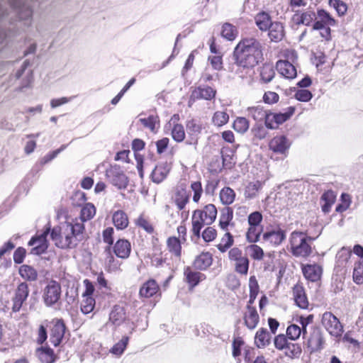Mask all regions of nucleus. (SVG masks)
<instances>
[{"mask_svg":"<svg viewBox=\"0 0 363 363\" xmlns=\"http://www.w3.org/2000/svg\"><path fill=\"white\" fill-rule=\"evenodd\" d=\"M170 169L171 165L167 162L159 163L152 172V182L157 184L162 182L167 177Z\"/></svg>","mask_w":363,"mask_h":363,"instance_id":"obj_15","label":"nucleus"},{"mask_svg":"<svg viewBox=\"0 0 363 363\" xmlns=\"http://www.w3.org/2000/svg\"><path fill=\"white\" fill-rule=\"evenodd\" d=\"M96 214V208L92 203H87L85 206L82 208L80 213V218H77L79 220H81L84 224L85 221H87L91 219L94 215Z\"/></svg>","mask_w":363,"mask_h":363,"instance_id":"obj_35","label":"nucleus"},{"mask_svg":"<svg viewBox=\"0 0 363 363\" xmlns=\"http://www.w3.org/2000/svg\"><path fill=\"white\" fill-rule=\"evenodd\" d=\"M159 291V285L154 279H150L145 282L140 289L139 294L141 297L150 298L153 296Z\"/></svg>","mask_w":363,"mask_h":363,"instance_id":"obj_22","label":"nucleus"},{"mask_svg":"<svg viewBox=\"0 0 363 363\" xmlns=\"http://www.w3.org/2000/svg\"><path fill=\"white\" fill-rule=\"evenodd\" d=\"M315 16V13L311 11L303 13L298 18V23L308 26L313 21Z\"/></svg>","mask_w":363,"mask_h":363,"instance_id":"obj_62","label":"nucleus"},{"mask_svg":"<svg viewBox=\"0 0 363 363\" xmlns=\"http://www.w3.org/2000/svg\"><path fill=\"white\" fill-rule=\"evenodd\" d=\"M19 274L21 277L28 281H35L38 277L36 270L29 265H22L19 268Z\"/></svg>","mask_w":363,"mask_h":363,"instance_id":"obj_34","label":"nucleus"},{"mask_svg":"<svg viewBox=\"0 0 363 363\" xmlns=\"http://www.w3.org/2000/svg\"><path fill=\"white\" fill-rule=\"evenodd\" d=\"M130 243L127 240H119L115 243V255L125 259L130 253Z\"/></svg>","mask_w":363,"mask_h":363,"instance_id":"obj_24","label":"nucleus"},{"mask_svg":"<svg viewBox=\"0 0 363 363\" xmlns=\"http://www.w3.org/2000/svg\"><path fill=\"white\" fill-rule=\"evenodd\" d=\"M233 218V212L231 208L227 207L224 208L220 216L219 225L220 228L225 231L228 230V226L233 225L231 223Z\"/></svg>","mask_w":363,"mask_h":363,"instance_id":"obj_27","label":"nucleus"},{"mask_svg":"<svg viewBox=\"0 0 363 363\" xmlns=\"http://www.w3.org/2000/svg\"><path fill=\"white\" fill-rule=\"evenodd\" d=\"M262 231V226L249 225L246 233V238L247 241L252 243L257 242L259 240Z\"/></svg>","mask_w":363,"mask_h":363,"instance_id":"obj_40","label":"nucleus"},{"mask_svg":"<svg viewBox=\"0 0 363 363\" xmlns=\"http://www.w3.org/2000/svg\"><path fill=\"white\" fill-rule=\"evenodd\" d=\"M221 35L228 40H233L236 36V29L230 23H225L223 26Z\"/></svg>","mask_w":363,"mask_h":363,"instance_id":"obj_50","label":"nucleus"},{"mask_svg":"<svg viewBox=\"0 0 363 363\" xmlns=\"http://www.w3.org/2000/svg\"><path fill=\"white\" fill-rule=\"evenodd\" d=\"M216 91L208 86H200L191 93V99L193 100L204 99L211 100L215 98Z\"/></svg>","mask_w":363,"mask_h":363,"instance_id":"obj_13","label":"nucleus"},{"mask_svg":"<svg viewBox=\"0 0 363 363\" xmlns=\"http://www.w3.org/2000/svg\"><path fill=\"white\" fill-rule=\"evenodd\" d=\"M233 127L238 133H244L249 128V122L245 118L239 117L234 121Z\"/></svg>","mask_w":363,"mask_h":363,"instance_id":"obj_48","label":"nucleus"},{"mask_svg":"<svg viewBox=\"0 0 363 363\" xmlns=\"http://www.w3.org/2000/svg\"><path fill=\"white\" fill-rule=\"evenodd\" d=\"M244 345V341L240 337L234 339L233 346V356L235 358L238 357L241 354V347Z\"/></svg>","mask_w":363,"mask_h":363,"instance_id":"obj_61","label":"nucleus"},{"mask_svg":"<svg viewBox=\"0 0 363 363\" xmlns=\"http://www.w3.org/2000/svg\"><path fill=\"white\" fill-rule=\"evenodd\" d=\"M291 143L288 138L284 135H277L269 142V149L274 152L285 155L288 151Z\"/></svg>","mask_w":363,"mask_h":363,"instance_id":"obj_10","label":"nucleus"},{"mask_svg":"<svg viewBox=\"0 0 363 363\" xmlns=\"http://www.w3.org/2000/svg\"><path fill=\"white\" fill-rule=\"evenodd\" d=\"M286 335L290 340L294 341L298 340L301 335L303 337V330L300 326L291 324L286 329Z\"/></svg>","mask_w":363,"mask_h":363,"instance_id":"obj_45","label":"nucleus"},{"mask_svg":"<svg viewBox=\"0 0 363 363\" xmlns=\"http://www.w3.org/2000/svg\"><path fill=\"white\" fill-rule=\"evenodd\" d=\"M61 286L54 280L48 282L43 289V299L46 306L51 307L57 304L61 297Z\"/></svg>","mask_w":363,"mask_h":363,"instance_id":"obj_4","label":"nucleus"},{"mask_svg":"<svg viewBox=\"0 0 363 363\" xmlns=\"http://www.w3.org/2000/svg\"><path fill=\"white\" fill-rule=\"evenodd\" d=\"M172 138L177 143L182 142L185 138V131L182 124H174L171 133Z\"/></svg>","mask_w":363,"mask_h":363,"instance_id":"obj_46","label":"nucleus"},{"mask_svg":"<svg viewBox=\"0 0 363 363\" xmlns=\"http://www.w3.org/2000/svg\"><path fill=\"white\" fill-rule=\"evenodd\" d=\"M29 295L28 286L26 282H22L17 286L14 296L12 298V311L18 312L21 308L23 302L27 299Z\"/></svg>","mask_w":363,"mask_h":363,"instance_id":"obj_8","label":"nucleus"},{"mask_svg":"<svg viewBox=\"0 0 363 363\" xmlns=\"http://www.w3.org/2000/svg\"><path fill=\"white\" fill-rule=\"evenodd\" d=\"M294 97L299 101L308 102L312 97V93L307 89H298L296 91Z\"/></svg>","mask_w":363,"mask_h":363,"instance_id":"obj_54","label":"nucleus"},{"mask_svg":"<svg viewBox=\"0 0 363 363\" xmlns=\"http://www.w3.org/2000/svg\"><path fill=\"white\" fill-rule=\"evenodd\" d=\"M217 235L216 230L212 228V227H208L206 228L203 233H202V238L204 240L205 242H211L213 240Z\"/></svg>","mask_w":363,"mask_h":363,"instance_id":"obj_64","label":"nucleus"},{"mask_svg":"<svg viewBox=\"0 0 363 363\" xmlns=\"http://www.w3.org/2000/svg\"><path fill=\"white\" fill-rule=\"evenodd\" d=\"M168 250L177 257L181 256L182 246L180 240L176 237H170L167 240Z\"/></svg>","mask_w":363,"mask_h":363,"instance_id":"obj_36","label":"nucleus"},{"mask_svg":"<svg viewBox=\"0 0 363 363\" xmlns=\"http://www.w3.org/2000/svg\"><path fill=\"white\" fill-rule=\"evenodd\" d=\"M84 225L78 219L62 223V233L65 238L58 241V247L62 249L76 247L84 238Z\"/></svg>","mask_w":363,"mask_h":363,"instance_id":"obj_2","label":"nucleus"},{"mask_svg":"<svg viewBox=\"0 0 363 363\" xmlns=\"http://www.w3.org/2000/svg\"><path fill=\"white\" fill-rule=\"evenodd\" d=\"M235 272L241 275H247L249 269V259L247 257L235 263Z\"/></svg>","mask_w":363,"mask_h":363,"instance_id":"obj_52","label":"nucleus"},{"mask_svg":"<svg viewBox=\"0 0 363 363\" xmlns=\"http://www.w3.org/2000/svg\"><path fill=\"white\" fill-rule=\"evenodd\" d=\"M248 251L250 255L254 259L261 260L264 256L263 250L259 246L255 244L248 247Z\"/></svg>","mask_w":363,"mask_h":363,"instance_id":"obj_55","label":"nucleus"},{"mask_svg":"<svg viewBox=\"0 0 363 363\" xmlns=\"http://www.w3.org/2000/svg\"><path fill=\"white\" fill-rule=\"evenodd\" d=\"M235 199V193L230 187H224L220 192V199L222 203L230 205L233 203Z\"/></svg>","mask_w":363,"mask_h":363,"instance_id":"obj_38","label":"nucleus"},{"mask_svg":"<svg viewBox=\"0 0 363 363\" xmlns=\"http://www.w3.org/2000/svg\"><path fill=\"white\" fill-rule=\"evenodd\" d=\"M81 311L84 314H89L93 311L95 307V299L92 296H82Z\"/></svg>","mask_w":363,"mask_h":363,"instance_id":"obj_44","label":"nucleus"},{"mask_svg":"<svg viewBox=\"0 0 363 363\" xmlns=\"http://www.w3.org/2000/svg\"><path fill=\"white\" fill-rule=\"evenodd\" d=\"M318 16L319 19L321 20L326 26H334L335 23V20L324 10L318 11Z\"/></svg>","mask_w":363,"mask_h":363,"instance_id":"obj_63","label":"nucleus"},{"mask_svg":"<svg viewBox=\"0 0 363 363\" xmlns=\"http://www.w3.org/2000/svg\"><path fill=\"white\" fill-rule=\"evenodd\" d=\"M244 321L247 328L255 329L259 323V316L256 308L252 306H247L244 313Z\"/></svg>","mask_w":363,"mask_h":363,"instance_id":"obj_16","label":"nucleus"},{"mask_svg":"<svg viewBox=\"0 0 363 363\" xmlns=\"http://www.w3.org/2000/svg\"><path fill=\"white\" fill-rule=\"evenodd\" d=\"M315 238L308 235L307 233L293 231L289 236V245L291 254L296 257H307L312 253V242Z\"/></svg>","mask_w":363,"mask_h":363,"instance_id":"obj_3","label":"nucleus"},{"mask_svg":"<svg viewBox=\"0 0 363 363\" xmlns=\"http://www.w3.org/2000/svg\"><path fill=\"white\" fill-rule=\"evenodd\" d=\"M262 184L259 181H255L248 183L245 189L246 199H252L257 197L259 191L262 189Z\"/></svg>","mask_w":363,"mask_h":363,"instance_id":"obj_32","label":"nucleus"},{"mask_svg":"<svg viewBox=\"0 0 363 363\" xmlns=\"http://www.w3.org/2000/svg\"><path fill=\"white\" fill-rule=\"evenodd\" d=\"M129 341L128 336H123L122 339L115 345V356H121L125 350Z\"/></svg>","mask_w":363,"mask_h":363,"instance_id":"obj_60","label":"nucleus"},{"mask_svg":"<svg viewBox=\"0 0 363 363\" xmlns=\"http://www.w3.org/2000/svg\"><path fill=\"white\" fill-rule=\"evenodd\" d=\"M248 116L252 117L256 121H262L265 120V125L269 129H274L275 126L272 123H270L271 116L263 107L261 106L249 107L247 109Z\"/></svg>","mask_w":363,"mask_h":363,"instance_id":"obj_9","label":"nucleus"},{"mask_svg":"<svg viewBox=\"0 0 363 363\" xmlns=\"http://www.w3.org/2000/svg\"><path fill=\"white\" fill-rule=\"evenodd\" d=\"M212 256L209 252H203L196 257L194 265L196 269L205 270L212 264Z\"/></svg>","mask_w":363,"mask_h":363,"instance_id":"obj_26","label":"nucleus"},{"mask_svg":"<svg viewBox=\"0 0 363 363\" xmlns=\"http://www.w3.org/2000/svg\"><path fill=\"white\" fill-rule=\"evenodd\" d=\"M353 280L357 284H363V262L359 261L354 264Z\"/></svg>","mask_w":363,"mask_h":363,"instance_id":"obj_49","label":"nucleus"},{"mask_svg":"<svg viewBox=\"0 0 363 363\" xmlns=\"http://www.w3.org/2000/svg\"><path fill=\"white\" fill-rule=\"evenodd\" d=\"M234 55L235 65L255 67L262 60V45L254 38L243 39L235 47Z\"/></svg>","mask_w":363,"mask_h":363,"instance_id":"obj_1","label":"nucleus"},{"mask_svg":"<svg viewBox=\"0 0 363 363\" xmlns=\"http://www.w3.org/2000/svg\"><path fill=\"white\" fill-rule=\"evenodd\" d=\"M50 231V227L48 226L45 230L39 235L33 237L28 242V245L33 246L30 253L35 255H40L46 252L48 248V241L47 236Z\"/></svg>","mask_w":363,"mask_h":363,"instance_id":"obj_5","label":"nucleus"},{"mask_svg":"<svg viewBox=\"0 0 363 363\" xmlns=\"http://www.w3.org/2000/svg\"><path fill=\"white\" fill-rule=\"evenodd\" d=\"M191 220L193 233L199 238L200 236L201 228L206 225V222L202 218V213H200V210H196L194 211Z\"/></svg>","mask_w":363,"mask_h":363,"instance_id":"obj_28","label":"nucleus"},{"mask_svg":"<svg viewBox=\"0 0 363 363\" xmlns=\"http://www.w3.org/2000/svg\"><path fill=\"white\" fill-rule=\"evenodd\" d=\"M255 21L259 29L262 31L267 30L271 24L274 23L272 21L269 14L264 11L258 13L255 17Z\"/></svg>","mask_w":363,"mask_h":363,"instance_id":"obj_25","label":"nucleus"},{"mask_svg":"<svg viewBox=\"0 0 363 363\" xmlns=\"http://www.w3.org/2000/svg\"><path fill=\"white\" fill-rule=\"evenodd\" d=\"M269 38L272 42H279L284 36V28L281 23L275 21L268 28Z\"/></svg>","mask_w":363,"mask_h":363,"instance_id":"obj_21","label":"nucleus"},{"mask_svg":"<svg viewBox=\"0 0 363 363\" xmlns=\"http://www.w3.org/2000/svg\"><path fill=\"white\" fill-rule=\"evenodd\" d=\"M275 74L274 67L270 64H264L260 70L261 79L264 83H268L272 80Z\"/></svg>","mask_w":363,"mask_h":363,"instance_id":"obj_42","label":"nucleus"},{"mask_svg":"<svg viewBox=\"0 0 363 363\" xmlns=\"http://www.w3.org/2000/svg\"><path fill=\"white\" fill-rule=\"evenodd\" d=\"M335 201V196L332 191H327L321 196L322 211L327 213L330 211L331 206Z\"/></svg>","mask_w":363,"mask_h":363,"instance_id":"obj_39","label":"nucleus"},{"mask_svg":"<svg viewBox=\"0 0 363 363\" xmlns=\"http://www.w3.org/2000/svg\"><path fill=\"white\" fill-rule=\"evenodd\" d=\"M276 68L280 74L289 79L295 78L297 74L294 65L288 60H279L277 62Z\"/></svg>","mask_w":363,"mask_h":363,"instance_id":"obj_12","label":"nucleus"},{"mask_svg":"<svg viewBox=\"0 0 363 363\" xmlns=\"http://www.w3.org/2000/svg\"><path fill=\"white\" fill-rule=\"evenodd\" d=\"M330 4L335 8L340 16H342L347 12V6L341 0H330Z\"/></svg>","mask_w":363,"mask_h":363,"instance_id":"obj_59","label":"nucleus"},{"mask_svg":"<svg viewBox=\"0 0 363 363\" xmlns=\"http://www.w3.org/2000/svg\"><path fill=\"white\" fill-rule=\"evenodd\" d=\"M36 355L43 363H53L55 362L53 350L49 347L38 348Z\"/></svg>","mask_w":363,"mask_h":363,"instance_id":"obj_30","label":"nucleus"},{"mask_svg":"<svg viewBox=\"0 0 363 363\" xmlns=\"http://www.w3.org/2000/svg\"><path fill=\"white\" fill-rule=\"evenodd\" d=\"M262 218V215L259 211H254L248 216V225L261 226Z\"/></svg>","mask_w":363,"mask_h":363,"instance_id":"obj_58","label":"nucleus"},{"mask_svg":"<svg viewBox=\"0 0 363 363\" xmlns=\"http://www.w3.org/2000/svg\"><path fill=\"white\" fill-rule=\"evenodd\" d=\"M229 121V115L224 111H216L211 119L212 123L217 127H222Z\"/></svg>","mask_w":363,"mask_h":363,"instance_id":"obj_37","label":"nucleus"},{"mask_svg":"<svg viewBox=\"0 0 363 363\" xmlns=\"http://www.w3.org/2000/svg\"><path fill=\"white\" fill-rule=\"evenodd\" d=\"M129 223L126 213L122 211L115 212V227L118 230H123L128 227Z\"/></svg>","mask_w":363,"mask_h":363,"instance_id":"obj_41","label":"nucleus"},{"mask_svg":"<svg viewBox=\"0 0 363 363\" xmlns=\"http://www.w3.org/2000/svg\"><path fill=\"white\" fill-rule=\"evenodd\" d=\"M289 109L290 110V111L287 112V113L269 114V116H271L270 123H272L274 124V125L275 126V128L277 127L278 125L281 124L284 122L286 121L291 117V116L294 113V108L289 107Z\"/></svg>","mask_w":363,"mask_h":363,"instance_id":"obj_33","label":"nucleus"},{"mask_svg":"<svg viewBox=\"0 0 363 363\" xmlns=\"http://www.w3.org/2000/svg\"><path fill=\"white\" fill-rule=\"evenodd\" d=\"M128 183V179L127 176L121 173H115V186H118V189H125Z\"/></svg>","mask_w":363,"mask_h":363,"instance_id":"obj_57","label":"nucleus"},{"mask_svg":"<svg viewBox=\"0 0 363 363\" xmlns=\"http://www.w3.org/2000/svg\"><path fill=\"white\" fill-rule=\"evenodd\" d=\"M113 233L112 228H108L103 232V241L106 244V246L104 247V255L110 264L113 262V258L112 255L113 248L111 247L113 242Z\"/></svg>","mask_w":363,"mask_h":363,"instance_id":"obj_17","label":"nucleus"},{"mask_svg":"<svg viewBox=\"0 0 363 363\" xmlns=\"http://www.w3.org/2000/svg\"><path fill=\"white\" fill-rule=\"evenodd\" d=\"M302 271L306 279L311 281L319 280L322 274L321 267L315 264L303 266Z\"/></svg>","mask_w":363,"mask_h":363,"instance_id":"obj_19","label":"nucleus"},{"mask_svg":"<svg viewBox=\"0 0 363 363\" xmlns=\"http://www.w3.org/2000/svg\"><path fill=\"white\" fill-rule=\"evenodd\" d=\"M234 242L233 235L228 231H225V233L223 236L220 240V243L217 245V248L221 252H226Z\"/></svg>","mask_w":363,"mask_h":363,"instance_id":"obj_43","label":"nucleus"},{"mask_svg":"<svg viewBox=\"0 0 363 363\" xmlns=\"http://www.w3.org/2000/svg\"><path fill=\"white\" fill-rule=\"evenodd\" d=\"M263 240L272 246L279 245L286 238L284 230L276 228L266 231L262 236Z\"/></svg>","mask_w":363,"mask_h":363,"instance_id":"obj_11","label":"nucleus"},{"mask_svg":"<svg viewBox=\"0 0 363 363\" xmlns=\"http://www.w3.org/2000/svg\"><path fill=\"white\" fill-rule=\"evenodd\" d=\"M186 126L188 134L192 136H197L202 129L201 125L195 119L188 121Z\"/></svg>","mask_w":363,"mask_h":363,"instance_id":"obj_47","label":"nucleus"},{"mask_svg":"<svg viewBox=\"0 0 363 363\" xmlns=\"http://www.w3.org/2000/svg\"><path fill=\"white\" fill-rule=\"evenodd\" d=\"M274 347L279 350H283L284 349H290L289 343L288 342L286 337L280 334L274 337Z\"/></svg>","mask_w":363,"mask_h":363,"instance_id":"obj_51","label":"nucleus"},{"mask_svg":"<svg viewBox=\"0 0 363 363\" xmlns=\"http://www.w3.org/2000/svg\"><path fill=\"white\" fill-rule=\"evenodd\" d=\"M184 276L186 281L188 283L190 288L195 287L201 281L206 279V276L204 274L199 272H194L191 270L189 267H186L184 269Z\"/></svg>","mask_w":363,"mask_h":363,"instance_id":"obj_20","label":"nucleus"},{"mask_svg":"<svg viewBox=\"0 0 363 363\" xmlns=\"http://www.w3.org/2000/svg\"><path fill=\"white\" fill-rule=\"evenodd\" d=\"M322 324L326 330L333 336H340L343 332L342 325L337 319L330 312H325L322 316Z\"/></svg>","mask_w":363,"mask_h":363,"instance_id":"obj_6","label":"nucleus"},{"mask_svg":"<svg viewBox=\"0 0 363 363\" xmlns=\"http://www.w3.org/2000/svg\"><path fill=\"white\" fill-rule=\"evenodd\" d=\"M293 296L297 306L306 309L308 306V301L303 287L300 284H296L293 288Z\"/></svg>","mask_w":363,"mask_h":363,"instance_id":"obj_18","label":"nucleus"},{"mask_svg":"<svg viewBox=\"0 0 363 363\" xmlns=\"http://www.w3.org/2000/svg\"><path fill=\"white\" fill-rule=\"evenodd\" d=\"M191 189L194 192L193 201L198 203L201 199L203 189L200 182H194L191 184Z\"/></svg>","mask_w":363,"mask_h":363,"instance_id":"obj_53","label":"nucleus"},{"mask_svg":"<svg viewBox=\"0 0 363 363\" xmlns=\"http://www.w3.org/2000/svg\"><path fill=\"white\" fill-rule=\"evenodd\" d=\"M200 213H202V218L206 225H211L216 218L217 209L214 205L208 204L203 210H200Z\"/></svg>","mask_w":363,"mask_h":363,"instance_id":"obj_29","label":"nucleus"},{"mask_svg":"<svg viewBox=\"0 0 363 363\" xmlns=\"http://www.w3.org/2000/svg\"><path fill=\"white\" fill-rule=\"evenodd\" d=\"M62 223L60 226H57L52 228L50 233V237L52 241L55 242V245L58 247V241L61 240H64L65 236L62 233Z\"/></svg>","mask_w":363,"mask_h":363,"instance_id":"obj_56","label":"nucleus"},{"mask_svg":"<svg viewBox=\"0 0 363 363\" xmlns=\"http://www.w3.org/2000/svg\"><path fill=\"white\" fill-rule=\"evenodd\" d=\"M50 340L52 344L57 347L60 345L65 335L66 326L62 319H55L52 321Z\"/></svg>","mask_w":363,"mask_h":363,"instance_id":"obj_7","label":"nucleus"},{"mask_svg":"<svg viewBox=\"0 0 363 363\" xmlns=\"http://www.w3.org/2000/svg\"><path fill=\"white\" fill-rule=\"evenodd\" d=\"M189 193L184 185L181 184L176 188L173 200L179 210L184 208L189 202Z\"/></svg>","mask_w":363,"mask_h":363,"instance_id":"obj_14","label":"nucleus"},{"mask_svg":"<svg viewBox=\"0 0 363 363\" xmlns=\"http://www.w3.org/2000/svg\"><path fill=\"white\" fill-rule=\"evenodd\" d=\"M271 335L266 328H259L255 337V344L258 348H264L268 346L271 342Z\"/></svg>","mask_w":363,"mask_h":363,"instance_id":"obj_23","label":"nucleus"},{"mask_svg":"<svg viewBox=\"0 0 363 363\" xmlns=\"http://www.w3.org/2000/svg\"><path fill=\"white\" fill-rule=\"evenodd\" d=\"M139 121L152 133H156L160 125V120L157 115H150L147 118H141Z\"/></svg>","mask_w":363,"mask_h":363,"instance_id":"obj_31","label":"nucleus"}]
</instances>
